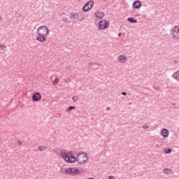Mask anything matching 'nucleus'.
<instances>
[{"mask_svg":"<svg viewBox=\"0 0 179 179\" xmlns=\"http://www.w3.org/2000/svg\"><path fill=\"white\" fill-rule=\"evenodd\" d=\"M173 78L176 80H179V70L173 74Z\"/></svg>","mask_w":179,"mask_h":179,"instance_id":"ddd939ff","label":"nucleus"},{"mask_svg":"<svg viewBox=\"0 0 179 179\" xmlns=\"http://www.w3.org/2000/svg\"><path fill=\"white\" fill-rule=\"evenodd\" d=\"M36 33L38 34L36 36L37 41L44 43L47 41V36L50 34V29L47 26H41L37 29Z\"/></svg>","mask_w":179,"mask_h":179,"instance_id":"f03ea898","label":"nucleus"},{"mask_svg":"<svg viewBox=\"0 0 179 179\" xmlns=\"http://www.w3.org/2000/svg\"><path fill=\"white\" fill-rule=\"evenodd\" d=\"M64 82L66 83H70V82H72V80L70 79L69 78H68L64 79Z\"/></svg>","mask_w":179,"mask_h":179,"instance_id":"6ab92c4d","label":"nucleus"},{"mask_svg":"<svg viewBox=\"0 0 179 179\" xmlns=\"http://www.w3.org/2000/svg\"><path fill=\"white\" fill-rule=\"evenodd\" d=\"M0 48H1V50H3V48H6V45H0Z\"/></svg>","mask_w":179,"mask_h":179,"instance_id":"4be33fe9","label":"nucleus"},{"mask_svg":"<svg viewBox=\"0 0 179 179\" xmlns=\"http://www.w3.org/2000/svg\"><path fill=\"white\" fill-rule=\"evenodd\" d=\"M94 16L98 17V19H103L104 17V12L103 11H98L95 13Z\"/></svg>","mask_w":179,"mask_h":179,"instance_id":"1a4fd4ad","label":"nucleus"},{"mask_svg":"<svg viewBox=\"0 0 179 179\" xmlns=\"http://www.w3.org/2000/svg\"><path fill=\"white\" fill-rule=\"evenodd\" d=\"M169 130L167 129H163L161 131V135L163 138H167L169 136Z\"/></svg>","mask_w":179,"mask_h":179,"instance_id":"9d476101","label":"nucleus"},{"mask_svg":"<svg viewBox=\"0 0 179 179\" xmlns=\"http://www.w3.org/2000/svg\"><path fill=\"white\" fill-rule=\"evenodd\" d=\"M119 37L121 36V34H118Z\"/></svg>","mask_w":179,"mask_h":179,"instance_id":"c85d7f7f","label":"nucleus"},{"mask_svg":"<svg viewBox=\"0 0 179 179\" xmlns=\"http://www.w3.org/2000/svg\"><path fill=\"white\" fill-rule=\"evenodd\" d=\"M164 173L165 174H171V169L165 168L164 169Z\"/></svg>","mask_w":179,"mask_h":179,"instance_id":"2eb2a0df","label":"nucleus"},{"mask_svg":"<svg viewBox=\"0 0 179 179\" xmlns=\"http://www.w3.org/2000/svg\"><path fill=\"white\" fill-rule=\"evenodd\" d=\"M122 94L123 96H127V92H122Z\"/></svg>","mask_w":179,"mask_h":179,"instance_id":"393cba45","label":"nucleus"},{"mask_svg":"<svg viewBox=\"0 0 179 179\" xmlns=\"http://www.w3.org/2000/svg\"><path fill=\"white\" fill-rule=\"evenodd\" d=\"M171 152H173V150L171 148H166L164 150V153L169 154V153H171Z\"/></svg>","mask_w":179,"mask_h":179,"instance_id":"dca6fc26","label":"nucleus"},{"mask_svg":"<svg viewBox=\"0 0 179 179\" xmlns=\"http://www.w3.org/2000/svg\"><path fill=\"white\" fill-rule=\"evenodd\" d=\"M115 178L114 177V176H110L108 177V179H115Z\"/></svg>","mask_w":179,"mask_h":179,"instance_id":"b1692460","label":"nucleus"},{"mask_svg":"<svg viewBox=\"0 0 179 179\" xmlns=\"http://www.w3.org/2000/svg\"><path fill=\"white\" fill-rule=\"evenodd\" d=\"M78 17H79V13L75 12L70 13V19H78Z\"/></svg>","mask_w":179,"mask_h":179,"instance_id":"f8f14e48","label":"nucleus"},{"mask_svg":"<svg viewBox=\"0 0 179 179\" xmlns=\"http://www.w3.org/2000/svg\"><path fill=\"white\" fill-rule=\"evenodd\" d=\"M17 143H18V145L20 146L22 145V141H18Z\"/></svg>","mask_w":179,"mask_h":179,"instance_id":"a878e982","label":"nucleus"},{"mask_svg":"<svg viewBox=\"0 0 179 179\" xmlns=\"http://www.w3.org/2000/svg\"><path fill=\"white\" fill-rule=\"evenodd\" d=\"M118 61H120V62H122L124 64V62H127V61H128V59H127V57H125L124 55H120L118 57Z\"/></svg>","mask_w":179,"mask_h":179,"instance_id":"9b49d317","label":"nucleus"},{"mask_svg":"<svg viewBox=\"0 0 179 179\" xmlns=\"http://www.w3.org/2000/svg\"><path fill=\"white\" fill-rule=\"evenodd\" d=\"M78 100H79V96H73V101H74V103H76V101H78Z\"/></svg>","mask_w":179,"mask_h":179,"instance_id":"a211bd4d","label":"nucleus"},{"mask_svg":"<svg viewBox=\"0 0 179 179\" xmlns=\"http://www.w3.org/2000/svg\"><path fill=\"white\" fill-rule=\"evenodd\" d=\"M94 5V1H93V0L89 1L83 7V12H88V10H90V9L93 8Z\"/></svg>","mask_w":179,"mask_h":179,"instance_id":"39448f33","label":"nucleus"},{"mask_svg":"<svg viewBox=\"0 0 179 179\" xmlns=\"http://www.w3.org/2000/svg\"><path fill=\"white\" fill-rule=\"evenodd\" d=\"M60 155L62 157L67 163H75V162H78L81 164H85L87 160H89V157L85 152L79 153L76 157L73 156L72 151L66 152L65 150L61 151Z\"/></svg>","mask_w":179,"mask_h":179,"instance_id":"f257e3e1","label":"nucleus"},{"mask_svg":"<svg viewBox=\"0 0 179 179\" xmlns=\"http://www.w3.org/2000/svg\"><path fill=\"white\" fill-rule=\"evenodd\" d=\"M133 6H134V8H135L136 9H139V8H141V6H142V3H141V1H139V0L135 1L133 3Z\"/></svg>","mask_w":179,"mask_h":179,"instance_id":"6e6552de","label":"nucleus"},{"mask_svg":"<svg viewBox=\"0 0 179 179\" xmlns=\"http://www.w3.org/2000/svg\"><path fill=\"white\" fill-rule=\"evenodd\" d=\"M143 128H144V129H148V128H149V126L148 124H144L143 126Z\"/></svg>","mask_w":179,"mask_h":179,"instance_id":"5701e85b","label":"nucleus"},{"mask_svg":"<svg viewBox=\"0 0 179 179\" xmlns=\"http://www.w3.org/2000/svg\"><path fill=\"white\" fill-rule=\"evenodd\" d=\"M38 150H40L41 152H43V150H45V147L39 146Z\"/></svg>","mask_w":179,"mask_h":179,"instance_id":"aec40b11","label":"nucleus"},{"mask_svg":"<svg viewBox=\"0 0 179 179\" xmlns=\"http://www.w3.org/2000/svg\"><path fill=\"white\" fill-rule=\"evenodd\" d=\"M32 100L34 101H38L41 100V94L36 92L32 96Z\"/></svg>","mask_w":179,"mask_h":179,"instance_id":"0eeeda50","label":"nucleus"},{"mask_svg":"<svg viewBox=\"0 0 179 179\" xmlns=\"http://www.w3.org/2000/svg\"><path fill=\"white\" fill-rule=\"evenodd\" d=\"M128 22H130V23H138V20H135L134 17H131L127 18Z\"/></svg>","mask_w":179,"mask_h":179,"instance_id":"4468645a","label":"nucleus"},{"mask_svg":"<svg viewBox=\"0 0 179 179\" xmlns=\"http://www.w3.org/2000/svg\"><path fill=\"white\" fill-rule=\"evenodd\" d=\"M106 110H107V111H110V107H108V108H106Z\"/></svg>","mask_w":179,"mask_h":179,"instance_id":"bb28decb","label":"nucleus"},{"mask_svg":"<svg viewBox=\"0 0 179 179\" xmlns=\"http://www.w3.org/2000/svg\"><path fill=\"white\" fill-rule=\"evenodd\" d=\"M104 1H107V0H104Z\"/></svg>","mask_w":179,"mask_h":179,"instance_id":"c756f323","label":"nucleus"},{"mask_svg":"<svg viewBox=\"0 0 179 179\" xmlns=\"http://www.w3.org/2000/svg\"><path fill=\"white\" fill-rule=\"evenodd\" d=\"M58 82H59V80L57 78H56L53 81V84L57 85Z\"/></svg>","mask_w":179,"mask_h":179,"instance_id":"412c9836","label":"nucleus"},{"mask_svg":"<svg viewBox=\"0 0 179 179\" xmlns=\"http://www.w3.org/2000/svg\"><path fill=\"white\" fill-rule=\"evenodd\" d=\"M0 20H2V16L0 15Z\"/></svg>","mask_w":179,"mask_h":179,"instance_id":"cd10ccee","label":"nucleus"},{"mask_svg":"<svg viewBox=\"0 0 179 179\" xmlns=\"http://www.w3.org/2000/svg\"><path fill=\"white\" fill-rule=\"evenodd\" d=\"M170 34L173 40H179V26L173 27L170 31Z\"/></svg>","mask_w":179,"mask_h":179,"instance_id":"7ed1b4c3","label":"nucleus"},{"mask_svg":"<svg viewBox=\"0 0 179 179\" xmlns=\"http://www.w3.org/2000/svg\"><path fill=\"white\" fill-rule=\"evenodd\" d=\"M66 174H70L71 176H78L79 174V169L74 168H68L65 170Z\"/></svg>","mask_w":179,"mask_h":179,"instance_id":"423d86ee","label":"nucleus"},{"mask_svg":"<svg viewBox=\"0 0 179 179\" xmlns=\"http://www.w3.org/2000/svg\"><path fill=\"white\" fill-rule=\"evenodd\" d=\"M72 110H75V107L74 106H69L66 110V113H69V111H72Z\"/></svg>","mask_w":179,"mask_h":179,"instance_id":"f3484780","label":"nucleus"},{"mask_svg":"<svg viewBox=\"0 0 179 179\" xmlns=\"http://www.w3.org/2000/svg\"><path fill=\"white\" fill-rule=\"evenodd\" d=\"M108 27H110V22L106 20H101L99 22V28L101 30H106V29H108Z\"/></svg>","mask_w":179,"mask_h":179,"instance_id":"20e7f679","label":"nucleus"}]
</instances>
